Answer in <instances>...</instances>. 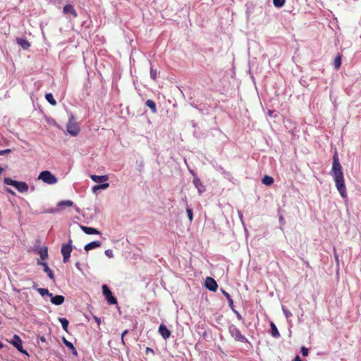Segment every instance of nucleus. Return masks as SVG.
Masks as SVG:
<instances>
[{"label": "nucleus", "mask_w": 361, "mask_h": 361, "mask_svg": "<svg viewBox=\"0 0 361 361\" xmlns=\"http://www.w3.org/2000/svg\"><path fill=\"white\" fill-rule=\"evenodd\" d=\"M91 179L94 181L95 183H104L107 181L109 179V177L107 175L104 176H97V175H92Z\"/></svg>", "instance_id": "f3484780"}, {"label": "nucleus", "mask_w": 361, "mask_h": 361, "mask_svg": "<svg viewBox=\"0 0 361 361\" xmlns=\"http://www.w3.org/2000/svg\"><path fill=\"white\" fill-rule=\"evenodd\" d=\"M40 340H41L42 342H45V341H46V339H45L44 336H41V337H40Z\"/></svg>", "instance_id": "37998d69"}, {"label": "nucleus", "mask_w": 361, "mask_h": 361, "mask_svg": "<svg viewBox=\"0 0 361 361\" xmlns=\"http://www.w3.org/2000/svg\"><path fill=\"white\" fill-rule=\"evenodd\" d=\"M146 354L152 353V355H154V351L151 348L147 347L145 350Z\"/></svg>", "instance_id": "e433bc0d"}, {"label": "nucleus", "mask_w": 361, "mask_h": 361, "mask_svg": "<svg viewBox=\"0 0 361 361\" xmlns=\"http://www.w3.org/2000/svg\"><path fill=\"white\" fill-rule=\"evenodd\" d=\"M45 98L47 100L49 103H50L51 105L55 106L56 104V102L54 99L53 95L51 93H47L45 94Z\"/></svg>", "instance_id": "b1692460"}, {"label": "nucleus", "mask_w": 361, "mask_h": 361, "mask_svg": "<svg viewBox=\"0 0 361 361\" xmlns=\"http://www.w3.org/2000/svg\"><path fill=\"white\" fill-rule=\"evenodd\" d=\"M262 182L266 185H271L274 183V178L269 176H264Z\"/></svg>", "instance_id": "412c9836"}, {"label": "nucleus", "mask_w": 361, "mask_h": 361, "mask_svg": "<svg viewBox=\"0 0 361 361\" xmlns=\"http://www.w3.org/2000/svg\"><path fill=\"white\" fill-rule=\"evenodd\" d=\"M17 42L24 49H27L30 47V42L23 38H18Z\"/></svg>", "instance_id": "a211bd4d"}, {"label": "nucleus", "mask_w": 361, "mask_h": 361, "mask_svg": "<svg viewBox=\"0 0 361 361\" xmlns=\"http://www.w3.org/2000/svg\"><path fill=\"white\" fill-rule=\"evenodd\" d=\"M145 104L148 106L152 113L155 114L157 111V106L155 102L152 99H148L146 101Z\"/></svg>", "instance_id": "6ab92c4d"}, {"label": "nucleus", "mask_w": 361, "mask_h": 361, "mask_svg": "<svg viewBox=\"0 0 361 361\" xmlns=\"http://www.w3.org/2000/svg\"><path fill=\"white\" fill-rule=\"evenodd\" d=\"M228 303H229V306L233 308V300L231 298H230V299H228Z\"/></svg>", "instance_id": "58836bf2"}, {"label": "nucleus", "mask_w": 361, "mask_h": 361, "mask_svg": "<svg viewBox=\"0 0 361 361\" xmlns=\"http://www.w3.org/2000/svg\"><path fill=\"white\" fill-rule=\"evenodd\" d=\"M59 322H61L62 325V328L65 331H68V321L66 318H59Z\"/></svg>", "instance_id": "a878e982"}, {"label": "nucleus", "mask_w": 361, "mask_h": 361, "mask_svg": "<svg viewBox=\"0 0 361 361\" xmlns=\"http://www.w3.org/2000/svg\"><path fill=\"white\" fill-rule=\"evenodd\" d=\"M271 326V336L274 338H278L280 336V334L277 329L276 326L274 324V322H271L270 323Z\"/></svg>", "instance_id": "aec40b11"}, {"label": "nucleus", "mask_w": 361, "mask_h": 361, "mask_svg": "<svg viewBox=\"0 0 361 361\" xmlns=\"http://www.w3.org/2000/svg\"><path fill=\"white\" fill-rule=\"evenodd\" d=\"M3 172V169L0 167V175Z\"/></svg>", "instance_id": "c03bdc74"}, {"label": "nucleus", "mask_w": 361, "mask_h": 361, "mask_svg": "<svg viewBox=\"0 0 361 361\" xmlns=\"http://www.w3.org/2000/svg\"><path fill=\"white\" fill-rule=\"evenodd\" d=\"M101 245L102 243L100 241L95 240L85 245L84 249L85 251L88 252L89 250H92L94 248L99 247Z\"/></svg>", "instance_id": "4468645a"}, {"label": "nucleus", "mask_w": 361, "mask_h": 361, "mask_svg": "<svg viewBox=\"0 0 361 361\" xmlns=\"http://www.w3.org/2000/svg\"><path fill=\"white\" fill-rule=\"evenodd\" d=\"M205 287L211 291H216L218 288V285L213 278L207 277L205 280Z\"/></svg>", "instance_id": "1a4fd4ad"}, {"label": "nucleus", "mask_w": 361, "mask_h": 361, "mask_svg": "<svg viewBox=\"0 0 361 361\" xmlns=\"http://www.w3.org/2000/svg\"><path fill=\"white\" fill-rule=\"evenodd\" d=\"M38 179L49 185L57 183V178L49 171H42L38 176Z\"/></svg>", "instance_id": "7ed1b4c3"}, {"label": "nucleus", "mask_w": 361, "mask_h": 361, "mask_svg": "<svg viewBox=\"0 0 361 361\" xmlns=\"http://www.w3.org/2000/svg\"><path fill=\"white\" fill-rule=\"evenodd\" d=\"M37 264L43 267L44 271L47 274V276L50 279L53 281L54 280V274L52 273V271L51 270V269L49 267L48 264L46 262L38 261Z\"/></svg>", "instance_id": "9b49d317"}, {"label": "nucleus", "mask_w": 361, "mask_h": 361, "mask_svg": "<svg viewBox=\"0 0 361 361\" xmlns=\"http://www.w3.org/2000/svg\"><path fill=\"white\" fill-rule=\"evenodd\" d=\"M64 300H65L64 297L63 295H57L55 296L52 295L51 297V302L56 305H61L62 303H63Z\"/></svg>", "instance_id": "dca6fc26"}, {"label": "nucleus", "mask_w": 361, "mask_h": 361, "mask_svg": "<svg viewBox=\"0 0 361 361\" xmlns=\"http://www.w3.org/2000/svg\"><path fill=\"white\" fill-rule=\"evenodd\" d=\"M80 228L86 234H100V232L94 228L80 226Z\"/></svg>", "instance_id": "2eb2a0df"}, {"label": "nucleus", "mask_w": 361, "mask_h": 361, "mask_svg": "<svg viewBox=\"0 0 361 361\" xmlns=\"http://www.w3.org/2000/svg\"><path fill=\"white\" fill-rule=\"evenodd\" d=\"M192 183L195 188L197 189L199 194H202L205 191L204 185L202 184L201 180L199 178L195 176Z\"/></svg>", "instance_id": "9d476101"}, {"label": "nucleus", "mask_w": 361, "mask_h": 361, "mask_svg": "<svg viewBox=\"0 0 361 361\" xmlns=\"http://www.w3.org/2000/svg\"><path fill=\"white\" fill-rule=\"evenodd\" d=\"M37 291L42 295L44 296L45 295H49V297L52 296V293H50L47 288H37Z\"/></svg>", "instance_id": "393cba45"}, {"label": "nucleus", "mask_w": 361, "mask_h": 361, "mask_svg": "<svg viewBox=\"0 0 361 361\" xmlns=\"http://www.w3.org/2000/svg\"><path fill=\"white\" fill-rule=\"evenodd\" d=\"M221 292L225 295V297L226 298L227 300L230 299V298H231L230 294L228 292H226V290L221 289Z\"/></svg>", "instance_id": "4c0bfd02"}, {"label": "nucleus", "mask_w": 361, "mask_h": 361, "mask_svg": "<svg viewBox=\"0 0 361 361\" xmlns=\"http://www.w3.org/2000/svg\"><path fill=\"white\" fill-rule=\"evenodd\" d=\"M63 12L65 13V14H71L73 18H76L78 17V14H77V12L75 11L74 7L73 5L71 4H67L63 8Z\"/></svg>", "instance_id": "ddd939ff"}, {"label": "nucleus", "mask_w": 361, "mask_h": 361, "mask_svg": "<svg viewBox=\"0 0 361 361\" xmlns=\"http://www.w3.org/2000/svg\"><path fill=\"white\" fill-rule=\"evenodd\" d=\"M66 130L68 133L72 136H76L80 132V127L78 124L75 122L73 116L69 119L67 126Z\"/></svg>", "instance_id": "20e7f679"}, {"label": "nucleus", "mask_w": 361, "mask_h": 361, "mask_svg": "<svg viewBox=\"0 0 361 361\" xmlns=\"http://www.w3.org/2000/svg\"><path fill=\"white\" fill-rule=\"evenodd\" d=\"M293 361H302L299 355H296Z\"/></svg>", "instance_id": "a19ab883"}, {"label": "nucleus", "mask_w": 361, "mask_h": 361, "mask_svg": "<svg viewBox=\"0 0 361 361\" xmlns=\"http://www.w3.org/2000/svg\"><path fill=\"white\" fill-rule=\"evenodd\" d=\"M72 240L70 239L67 244L62 245L61 247V254L63 257V261L64 263H66L69 261L71 253L72 252Z\"/></svg>", "instance_id": "423d86ee"}, {"label": "nucleus", "mask_w": 361, "mask_h": 361, "mask_svg": "<svg viewBox=\"0 0 361 361\" xmlns=\"http://www.w3.org/2000/svg\"><path fill=\"white\" fill-rule=\"evenodd\" d=\"M150 76H151V78H152L153 80H156V78H157V71H156V70L151 69V71H150Z\"/></svg>", "instance_id": "f704fd0d"}, {"label": "nucleus", "mask_w": 361, "mask_h": 361, "mask_svg": "<svg viewBox=\"0 0 361 361\" xmlns=\"http://www.w3.org/2000/svg\"><path fill=\"white\" fill-rule=\"evenodd\" d=\"M109 184L108 183H104L101 185H97L94 186L93 190L96 191V190H100V189H106L107 188H109Z\"/></svg>", "instance_id": "cd10ccee"}, {"label": "nucleus", "mask_w": 361, "mask_h": 361, "mask_svg": "<svg viewBox=\"0 0 361 361\" xmlns=\"http://www.w3.org/2000/svg\"><path fill=\"white\" fill-rule=\"evenodd\" d=\"M38 254L39 255L40 258H41L42 260L45 259L46 258H47V257H48V251H47V247L41 248V249L39 250Z\"/></svg>", "instance_id": "4be33fe9"}, {"label": "nucleus", "mask_w": 361, "mask_h": 361, "mask_svg": "<svg viewBox=\"0 0 361 361\" xmlns=\"http://www.w3.org/2000/svg\"><path fill=\"white\" fill-rule=\"evenodd\" d=\"M73 205V202L71 200H63V201H60L58 203L59 207H63V206L72 207Z\"/></svg>", "instance_id": "bb28decb"}, {"label": "nucleus", "mask_w": 361, "mask_h": 361, "mask_svg": "<svg viewBox=\"0 0 361 361\" xmlns=\"http://www.w3.org/2000/svg\"><path fill=\"white\" fill-rule=\"evenodd\" d=\"M102 291L103 294L105 296L106 300L110 305H115L117 303L116 298L113 296L111 290L109 288V287L106 285L102 286Z\"/></svg>", "instance_id": "0eeeda50"}, {"label": "nucleus", "mask_w": 361, "mask_h": 361, "mask_svg": "<svg viewBox=\"0 0 361 361\" xmlns=\"http://www.w3.org/2000/svg\"><path fill=\"white\" fill-rule=\"evenodd\" d=\"M10 152H11V149H6L0 150V156H3V155H5V154H8Z\"/></svg>", "instance_id": "c9c22d12"}, {"label": "nucleus", "mask_w": 361, "mask_h": 361, "mask_svg": "<svg viewBox=\"0 0 361 361\" xmlns=\"http://www.w3.org/2000/svg\"><path fill=\"white\" fill-rule=\"evenodd\" d=\"M71 350H72V352H73V353L74 355H77L78 354L77 350H76V349L75 348H74V349H71Z\"/></svg>", "instance_id": "79ce46f5"}, {"label": "nucleus", "mask_w": 361, "mask_h": 361, "mask_svg": "<svg viewBox=\"0 0 361 361\" xmlns=\"http://www.w3.org/2000/svg\"><path fill=\"white\" fill-rule=\"evenodd\" d=\"M332 175L336 183V188L340 195L343 197H346L347 192L344 183L343 173L337 153H336L333 157Z\"/></svg>", "instance_id": "f257e3e1"}, {"label": "nucleus", "mask_w": 361, "mask_h": 361, "mask_svg": "<svg viewBox=\"0 0 361 361\" xmlns=\"http://www.w3.org/2000/svg\"><path fill=\"white\" fill-rule=\"evenodd\" d=\"M105 255L109 257V258H112L114 257V253H113V251L111 250H106L105 251Z\"/></svg>", "instance_id": "2f4dec72"}, {"label": "nucleus", "mask_w": 361, "mask_h": 361, "mask_svg": "<svg viewBox=\"0 0 361 361\" xmlns=\"http://www.w3.org/2000/svg\"><path fill=\"white\" fill-rule=\"evenodd\" d=\"M64 344L71 349H74V346L72 343L68 341L65 338L63 339Z\"/></svg>", "instance_id": "7c9ffc66"}, {"label": "nucleus", "mask_w": 361, "mask_h": 361, "mask_svg": "<svg viewBox=\"0 0 361 361\" xmlns=\"http://www.w3.org/2000/svg\"><path fill=\"white\" fill-rule=\"evenodd\" d=\"M341 65V55L338 54L334 59V68L338 70L340 68Z\"/></svg>", "instance_id": "5701e85b"}, {"label": "nucleus", "mask_w": 361, "mask_h": 361, "mask_svg": "<svg viewBox=\"0 0 361 361\" xmlns=\"http://www.w3.org/2000/svg\"><path fill=\"white\" fill-rule=\"evenodd\" d=\"M186 212L188 214V217L190 221L191 222L193 219V213H192V210L190 208H189V207L188 205L186 207Z\"/></svg>", "instance_id": "c756f323"}, {"label": "nucleus", "mask_w": 361, "mask_h": 361, "mask_svg": "<svg viewBox=\"0 0 361 361\" xmlns=\"http://www.w3.org/2000/svg\"><path fill=\"white\" fill-rule=\"evenodd\" d=\"M129 333V331L128 329H126L125 331H123L122 334H121V341H122V343L123 345H125V341H124V336L128 334Z\"/></svg>", "instance_id": "72a5a7b5"}, {"label": "nucleus", "mask_w": 361, "mask_h": 361, "mask_svg": "<svg viewBox=\"0 0 361 361\" xmlns=\"http://www.w3.org/2000/svg\"><path fill=\"white\" fill-rule=\"evenodd\" d=\"M300 352L303 356H307L308 355V349L304 346L301 348Z\"/></svg>", "instance_id": "473e14b6"}, {"label": "nucleus", "mask_w": 361, "mask_h": 361, "mask_svg": "<svg viewBox=\"0 0 361 361\" xmlns=\"http://www.w3.org/2000/svg\"><path fill=\"white\" fill-rule=\"evenodd\" d=\"M286 0H273L274 6L277 8L282 7L285 4Z\"/></svg>", "instance_id": "c85d7f7f"}, {"label": "nucleus", "mask_w": 361, "mask_h": 361, "mask_svg": "<svg viewBox=\"0 0 361 361\" xmlns=\"http://www.w3.org/2000/svg\"><path fill=\"white\" fill-rule=\"evenodd\" d=\"M4 183L6 185L15 187L16 190L20 192H26L29 189L28 185L25 182H18L10 178H5Z\"/></svg>", "instance_id": "f03ea898"}, {"label": "nucleus", "mask_w": 361, "mask_h": 361, "mask_svg": "<svg viewBox=\"0 0 361 361\" xmlns=\"http://www.w3.org/2000/svg\"><path fill=\"white\" fill-rule=\"evenodd\" d=\"M159 333L161 335V336L164 339H167L171 336V331L167 329V327L164 325L161 324L159 327Z\"/></svg>", "instance_id": "f8f14e48"}, {"label": "nucleus", "mask_w": 361, "mask_h": 361, "mask_svg": "<svg viewBox=\"0 0 361 361\" xmlns=\"http://www.w3.org/2000/svg\"><path fill=\"white\" fill-rule=\"evenodd\" d=\"M94 318L95 322L97 323V324L99 325L101 323L100 319L97 317H94Z\"/></svg>", "instance_id": "ea45409f"}, {"label": "nucleus", "mask_w": 361, "mask_h": 361, "mask_svg": "<svg viewBox=\"0 0 361 361\" xmlns=\"http://www.w3.org/2000/svg\"><path fill=\"white\" fill-rule=\"evenodd\" d=\"M229 332L235 341L241 342V343L247 342V340L245 338V336L241 334L240 330L239 329H238L237 327H235L234 326L230 327Z\"/></svg>", "instance_id": "39448f33"}, {"label": "nucleus", "mask_w": 361, "mask_h": 361, "mask_svg": "<svg viewBox=\"0 0 361 361\" xmlns=\"http://www.w3.org/2000/svg\"><path fill=\"white\" fill-rule=\"evenodd\" d=\"M11 343L17 348L19 352L27 355V351L23 349L22 340L18 335H14Z\"/></svg>", "instance_id": "6e6552de"}]
</instances>
